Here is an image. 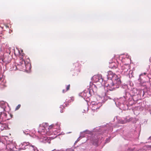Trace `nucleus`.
Instances as JSON below:
<instances>
[{
    "label": "nucleus",
    "instance_id": "nucleus-1",
    "mask_svg": "<svg viewBox=\"0 0 151 151\" xmlns=\"http://www.w3.org/2000/svg\"><path fill=\"white\" fill-rule=\"evenodd\" d=\"M51 129L52 131L54 132V134H55L57 130L58 133L59 132L60 125L57 123L48 126V124L46 123H43L40 125L38 133L39 135V138L41 142L44 143H50V138L43 135L46 134H49L48 132L50 130L51 131Z\"/></svg>",
    "mask_w": 151,
    "mask_h": 151
},
{
    "label": "nucleus",
    "instance_id": "nucleus-2",
    "mask_svg": "<svg viewBox=\"0 0 151 151\" xmlns=\"http://www.w3.org/2000/svg\"><path fill=\"white\" fill-rule=\"evenodd\" d=\"M132 99V97L129 92H126L123 97L115 99L114 101L117 107L126 110L128 109V105L126 101H131Z\"/></svg>",
    "mask_w": 151,
    "mask_h": 151
},
{
    "label": "nucleus",
    "instance_id": "nucleus-3",
    "mask_svg": "<svg viewBox=\"0 0 151 151\" xmlns=\"http://www.w3.org/2000/svg\"><path fill=\"white\" fill-rule=\"evenodd\" d=\"M107 76L108 79L111 80L114 79L113 82H112L111 83L108 84L107 86L108 90L112 91L119 87L121 82L119 78L115 79L117 76L115 73L111 71H109L108 72Z\"/></svg>",
    "mask_w": 151,
    "mask_h": 151
},
{
    "label": "nucleus",
    "instance_id": "nucleus-4",
    "mask_svg": "<svg viewBox=\"0 0 151 151\" xmlns=\"http://www.w3.org/2000/svg\"><path fill=\"white\" fill-rule=\"evenodd\" d=\"M90 85L89 88H88L87 90H84L80 94V96L82 97H83L84 99L89 97L93 94L96 92L97 88L96 86L91 83Z\"/></svg>",
    "mask_w": 151,
    "mask_h": 151
},
{
    "label": "nucleus",
    "instance_id": "nucleus-5",
    "mask_svg": "<svg viewBox=\"0 0 151 151\" xmlns=\"http://www.w3.org/2000/svg\"><path fill=\"white\" fill-rule=\"evenodd\" d=\"M7 114L4 112H0V130L2 131L6 129L7 126L4 122L8 120Z\"/></svg>",
    "mask_w": 151,
    "mask_h": 151
},
{
    "label": "nucleus",
    "instance_id": "nucleus-6",
    "mask_svg": "<svg viewBox=\"0 0 151 151\" xmlns=\"http://www.w3.org/2000/svg\"><path fill=\"white\" fill-rule=\"evenodd\" d=\"M21 148L22 149H25L28 148L30 151H39L37 147L32 143L24 142L22 143L20 145Z\"/></svg>",
    "mask_w": 151,
    "mask_h": 151
},
{
    "label": "nucleus",
    "instance_id": "nucleus-7",
    "mask_svg": "<svg viewBox=\"0 0 151 151\" xmlns=\"http://www.w3.org/2000/svg\"><path fill=\"white\" fill-rule=\"evenodd\" d=\"M121 69L122 70L121 73L122 74H124L129 78H131L133 76L132 74V71H129V67L128 65H125L121 67Z\"/></svg>",
    "mask_w": 151,
    "mask_h": 151
},
{
    "label": "nucleus",
    "instance_id": "nucleus-8",
    "mask_svg": "<svg viewBox=\"0 0 151 151\" xmlns=\"http://www.w3.org/2000/svg\"><path fill=\"white\" fill-rule=\"evenodd\" d=\"M108 99H110L109 97L107 96H104L103 99L102 100L101 102H99L97 103H96V105H94V106H91V108L92 110L95 111L97 109H99V108L102 106V104L104 103Z\"/></svg>",
    "mask_w": 151,
    "mask_h": 151
},
{
    "label": "nucleus",
    "instance_id": "nucleus-9",
    "mask_svg": "<svg viewBox=\"0 0 151 151\" xmlns=\"http://www.w3.org/2000/svg\"><path fill=\"white\" fill-rule=\"evenodd\" d=\"M133 119H134L132 117L130 118L129 116H127L125 118H121L118 119L117 121L119 123L124 124L132 121Z\"/></svg>",
    "mask_w": 151,
    "mask_h": 151
},
{
    "label": "nucleus",
    "instance_id": "nucleus-10",
    "mask_svg": "<svg viewBox=\"0 0 151 151\" xmlns=\"http://www.w3.org/2000/svg\"><path fill=\"white\" fill-rule=\"evenodd\" d=\"M94 82L96 83L101 84L103 82V79L101 75H99L94 76L92 78Z\"/></svg>",
    "mask_w": 151,
    "mask_h": 151
},
{
    "label": "nucleus",
    "instance_id": "nucleus-11",
    "mask_svg": "<svg viewBox=\"0 0 151 151\" xmlns=\"http://www.w3.org/2000/svg\"><path fill=\"white\" fill-rule=\"evenodd\" d=\"M100 137V135L98 136L95 135V136L92 137L91 139V143L94 145H97L98 143L100 142L99 138Z\"/></svg>",
    "mask_w": 151,
    "mask_h": 151
},
{
    "label": "nucleus",
    "instance_id": "nucleus-12",
    "mask_svg": "<svg viewBox=\"0 0 151 151\" xmlns=\"http://www.w3.org/2000/svg\"><path fill=\"white\" fill-rule=\"evenodd\" d=\"M10 62V60L8 59V57L6 56L0 57V63H4L6 64Z\"/></svg>",
    "mask_w": 151,
    "mask_h": 151
},
{
    "label": "nucleus",
    "instance_id": "nucleus-13",
    "mask_svg": "<svg viewBox=\"0 0 151 151\" xmlns=\"http://www.w3.org/2000/svg\"><path fill=\"white\" fill-rule=\"evenodd\" d=\"M21 62L22 63L20 62V65L22 64H23V63H24V64L26 70H30L31 69V64L28 62H26V61L24 60H22Z\"/></svg>",
    "mask_w": 151,
    "mask_h": 151
},
{
    "label": "nucleus",
    "instance_id": "nucleus-14",
    "mask_svg": "<svg viewBox=\"0 0 151 151\" xmlns=\"http://www.w3.org/2000/svg\"><path fill=\"white\" fill-rule=\"evenodd\" d=\"M146 73H142L139 75V78L138 79V81L139 82V84L141 86L144 85V82L142 81V79L141 78V76L143 75H145L146 74Z\"/></svg>",
    "mask_w": 151,
    "mask_h": 151
},
{
    "label": "nucleus",
    "instance_id": "nucleus-15",
    "mask_svg": "<svg viewBox=\"0 0 151 151\" xmlns=\"http://www.w3.org/2000/svg\"><path fill=\"white\" fill-rule=\"evenodd\" d=\"M6 81L2 77L0 76V86L1 88H3L6 86L5 85Z\"/></svg>",
    "mask_w": 151,
    "mask_h": 151
},
{
    "label": "nucleus",
    "instance_id": "nucleus-16",
    "mask_svg": "<svg viewBox=\"0 0 151 151\" xmlns=\"http://www.w3.org/2000/svg\"><path fill=\"white\" fill-rule=\"evenodd\" d=\"M137 91L136 89L134 88L133 90H131L130 91V93H129L131 95V96L133 98V99H132V100L133 99V97H132V96H135V95H137Z\"/></svg>",
    "mask_w": 151,
    "mask_h": 151
},
{
    "label": "nucleus",
    "instance_id": "nucleus-17",
    "mask_svg": "<svg viewBox=\"0 0 151 151\" xmlns=\"http://www.w3.org/2000/svg\"><path fill=\"white\" fill-rule=\"evenodd\" d=\"M109 63H110V64L109 66L110 68L113 69H115L117 67V64L115 62H109Z\"/></svg>",
    "mask_w": 151,
    "mask_h": 151
},
{
    "label": "nucleus",
    "instance_id": "nucleus-18",
    "mask_svg": "<svg viewBox=\"0 0 151 151\" xmlns=\"http://www.w3.org/2000/svg\"><path fill=\"white\" fill-rule=\"evenodd\" d=\"M92 132L89 130H86V131H84L83 132H81V135H82V137H84V135L86 134H91Z\"/></svg>",
    "mask_w": 151,
    "mask_h": 151
},
{
    "label": "nucleus",
    "instance_id": "nucleus-19",
    "mask_svg": "<svg viewBox=\"0 0 151 151\" xmlns=\"http://www.w3.org/2000/svg\"><path fill=\"white\" fill-rule=\"evenodd\" d=\"M7 147L9 148L11 151H13L14 150V148L15 147H13V145L12 144L9 145L7 146Z\"/></svg>",
    "mask_w": 151,
    "mask_h": 151
},
{
    "label": "nucleus",
    "instance_id": "nucleus-20",
    "mask_svg": "<svg viewBox=\"0 0 151 151\" xmlns=\"http://www.w3.org/2000/svg\"><path fill=\"white\" fill-rule=\"evenodd\" d=\"M70 85L69 84L66 86V90H63V93H65L67 91L69 90V88H70Z\"/></svg>",
    "mask_w": 151,
    "mask_h": 151
},
{
    "label": "nucleus",
    "instance_id": "nucleus-21",
    "mask_svg": "<svg viewBox=\"0 0 151 151\" xmlns=\"http://www.w3.org/2000/svg\"><path fill=\"white\" fill-rule=\"evenodd\" d=\"M96 103H97L96 102ZM96 104V103L94 101H92L91 103V107L92 106H94V105Z\"/></svg>",
    "mask_w": 151,
    "mask_h": 151
},
{
    "label": "nucleus",
    "instance_id": "nucleus-22",
    "mask_svg": "<svg viewBox=\"0 0 151 151\" xmlns=\"http://www.w3.org/2000/svg\"><path fill=\"white\" fill-rule=\"evenodd\" d=\"M111 138V137H109L108 138H107L106 140V142L107 143L109 142L110 139Z\"/></svg>",
    "mask_w": 151,
    "mask_h": 151
},
{
    "label": "nucleus",
    "instance_id": "nucleus-23",
    "mask_svg": "<svg viewBox=\"0 0 151 151\" xmlns=\"http://www.w3.org/2000/svg\"><path fill=\"white\" fill-rule=\"evenodd\" d=\"M66 151H74L73 150L72 148L67 149Z\"/></svg>",
    "mask_w": 151,
    "mask_h": 151
},
{
    "label": "nucleus",
    "instance_id": "nucleus-24",
    "mask_svg": "<svg viewBox=\"0 0 151 151\" xmlns=\"http://www.w3.org/2000/svg\"><path fill=\"white\" fill-rule=\"evenodd\" d=\"M147 93L149 95L151 96V88L147 91Z\"/></svg>",
    "mask_w": 151,
    "mask_h": 151
},
{
    "label": "nucleus",
    "instance_id": "nucleus-25",
    "mask_svg": "<svg viewBox=\"0 0 151 151\" xmlns=\"http://www.w3.org/2000/svg\"><path fill=\"white\" fill-rule=\"evenodd\" d=\"M20 106H21L20 105V104L18 105L16 107V110H18V109H19L20 108Z\"/></svg>",
    "mask_w": 151,
    "mask_h": 151
},
{
    "label": "nucleus",
    "instance_id": "nucleus-26",
    "mask_svg": "<svg viewBox=\"0 0 151 151\" xmlns=\"http://www.w3.org/2000/svg\"><path fill=\"white\" fill-rule=\"evenodd\" d=\"M82 137V135H81L78 138L76 142H77V141H79L80 140V138Z\"/></svg>",
    "mask_w": 151,
    "mask_h": 151
},
{
    "label": "nucleus",
    "instance_id": "nucleus-27",
    "mask_svg": "<svg viewBox=\"0 0 151 151\" xmlns=\"http://www.w3.org/2000/svg\"><path fill=\"white\" fill-rule=\"evenodd\" d=\"M129 85L131 86H133V83L129 81Z\"/></svg>",
    "mask_w": 151,
    "mask_h": 151
},
{
    "label": "nucleus",
    "instance_id": "nucleus-28",
    "mask_svg": "<svg viewBox=\"0 0 151 151\" xmlns=\"http://www.w3.org/2000/svg\"><path fill=\"white\" fill-rule=\"evenodd\" d=\"M110 128L109 130L110 131H112V129H113V128L112 127V125H110Z\"/></svg>",
    "mask_w": 151,
    "mask_h": 151
},
{
    "label": "nucleus",
    "instance_id": "nucleus-29",
    "mask_svg": "<svg viewBox=\"0 0 151 151\" xmlns=\"http://www.w3.org/2000/svg\"><path fill=\"white\" fill-rule=\"evenodd\" d=\"M60 108H61V109H62V108H64V106L63 105H61L60 107Z\"/></svg>",
    "mask_w": 151,
    "mask_h": 151
},
{
    "label": "nucleus",
    "instance_id": "nucleus-30",
    "mask_svg": "<svg viewBox=\"0 0 151 151\" xmlns=\"http://www.w3.org/2000/svg\"><path fill=\"white\" fill-rule=\"evenodd\" d=\"M147 147L148 148H151V145H149L147 146Z\"/></svg>",
    "mask_w": 151,
    "mask_h": 151
},
{
    "label": "nucleus",
    "instance_id": "nucleus-31",
    "mask_svg": "<svg viewBox=\"0 0 151 151\" xmlns=\"http://www.w3.org/2000/svg\"><path fill=\"white\" fill-rule=\"evenodd\" d=\"M148 139H150L151 141L150 142H151V136L149 137Z\"/></svg>",
    "mask_w": 151,
    "mask_h": 151
},
{
    "label": "nucleus",
    "instance_id": "nucleus-32",
    "mask_svg": "<svg viewBox=\"0 0 151 151\" xmlns=\"http://www.w3.org/2000/svg\"><path fill=\"white\" fill-rule=\"evenodd\" d=\"M3 34L2 33L0 34V37H2Z\"/></svg>",
    "mask_w": 151,
    "mask_h": 151
},
{
    "label": "nucleus",
    "instance_id": "nucleus-33",
    "mask_svg": "<svg viewBox=\"0 0 151 151\" xmlns=\"http://www.w3.org/2000/svg\"><path fill=\"white\" fill-rule=\"evenodd\" d=\"M126 58H129V56L128 55H126Z\"/></svg>",
    "mask_w": 151,
    "mask_h": 151
},
{
    "label": "nucleus",
    "instance_id": "nucleus-34",
    "mask_svg": "<svg viewBox=\"0 0 151 151\" xmlns=\"http://www.w3.org/2000/svg\"><path fill=\"white\" fill-rule=\"evenodd\" d=\"M99 129H96V130H97V131H98V132H100V131L99 130Z\"/></svg>",
    "mask_w": 151,
    "mask_h": 151
},
{
    "label": "nucleus",
    "instance_id": "nucleus-35",
    "mask_svg": "<svg viewBox=\"0 0 151 151\" xmlns=\"http://www.w3.org/2000/svg\"><path fill=\"white\" fill-rule=\"evenodd\" d=\"M60 112L61 113H63V111L62 110H60Z\"/></svg>",
    "mask_w": 151,
    "mask_h": 151
},
{
    "label": "nucleus",
    "instance_id": "nucleus-36",
    "mask_svg": "<svg viewBox=\"0 0 151 151\" xmlns=\"http://www.w3.org/2000/svg\"><path fill=\"white\" fill-rule=\"evenodd\" d=\"M125 86L127 87V86L126 85Z\"/></svg>",
    "mask_w": 151,
    "mask_h": 151
},
{
    "label": "nucleus",
    "instance_id": "nucleus-37",
    "mask_svg": "<svg viewBox=\"0 0 151 151\" xmlns=\"http://www.w3.org/2000/svg\"><path fill=\"white\" fill-rule=\"evenodd\" d=\"M6 27H7V28L8 27L7 26H6Z\"/></svg>",
    "mask_w": 151,
    "mask_h": 151
},
{
    "label": "nucleus",
    "instance_id": "nucleus-38",
    "mask_svg": "<svg viewBox=\"0 0 151 151\" xmlns=\"http://www.w3.org/2000/svg\"><path fill=\"white\" fill-rule=\"evenodd\" d=\"M60 135V134H57V135Z\"/></svg>",
    "mask_w": 151,
    "mask_h": 151
},
{
    "label": "nucleus",
    "instance_id": "nucleus-39",
    "mask_svg": "<svg viewBox=\"0 0 151 151\" xmlns=\"http://www.w3.org/2000/svg\"><path fill=\"white\" fill-rule=\"evenodd\" d=\"M148 76V77H149L150 78V77L149 76Z\"/></svg>",
    "mask_w": 151,
    "mask_h": 151
}]
</instances>
